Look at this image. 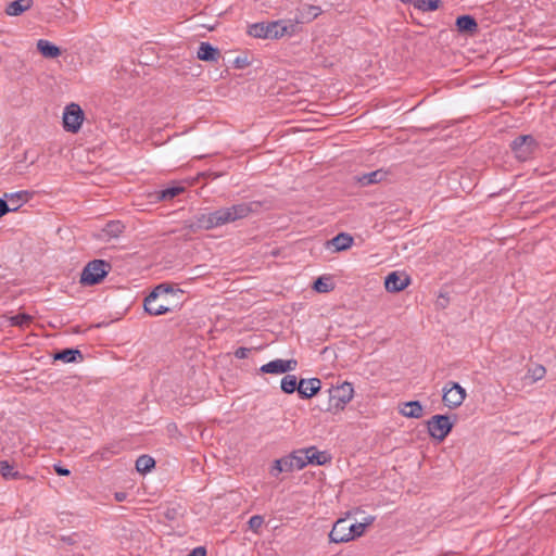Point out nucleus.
<instances>
[{
	"label": "nucleus",
	"instance_id": "f257e3e1",
	"mask_svg": "<svg viewBox=\"0 0 556 556\" xmlns=\"http://www.w3.org/2000/svg\"><path fill=\"white\" fill-rule=\"evenodd\" d=\"M261 207L260 202L238 203L229 207H220L208 213H200L186 223L185 228L189 231L210 230L229 223L248 217L250 214L257 212Z\"/></svg>",
	"mask_w": 556,
	"mask_h": 556
},
{
	"label": "nucleus",
	"instance_id": "f03ea898",
	"mask_svg": "<svg viewBox=\"0 0 556 556\" xmlns=\"http://www.w3.org/2000/svg\"><path fill=\"white\" fill-rule=\"evenodd\" d=\"M294 33L295 23L292 20L254 23L248 29L250 36L263 39H279L286 35L292 36Z\"/></svg>",
	"mask_w": 556,
	"mask_h": 556
},
{
	"label": "nucleus",
	"instance_id": "7ed1b4c3",
	"mask_svg": "<svg viewBox=\"0 0 556 556\" xmlns=\"http://www.w3.org/2000/svg\"><path fill=\"white\" fill-rule=\"evenodd\" d=\"M111 270V264L104 260H93L87 263L80 274L83 286H96L100 283Z\"/></svg>",
	"mask_w": 556,
	"mask_h": 556
},
{
	"label": "nucleus",
	"instance_id": "20e7f679",
	"mask_svg": "<svg viewBox=\"0 0 556 556\" xmlns=\"http://www.w3.org/2000/svg\"><path fill=\"white\" fill-rule=\"evenodd\" d=\"M510 148L519 161H528L534 155L539 144L533 136L521 135L511 141Z\"/></svg>",
	"mask_w": 556,
	"mask_h": 556
},
{
	"label": "nucleus",
	"instance_id": "39448f33",
	"mask_svg": "<svg viewBox=\"0 0 556 556\" xmlns=\"http://www.w3.org/2000/svg\"><path fill=\"white\" fill-rule=\"evenodd\" d=\"M329 409H343L344 406L353 399L354 389L349 382L329 389Z\"/></svg>",
	"mask_w": 556,
	"mask_h": 556
},
{
	"label": "nucleus",
	"instance_id": "423d86ee",
	"mask_svg": "<svg viewBox=\"0 0 556 556\" xmlns=\"http://www.w3.org/2000/svg\"><path fill=\"white\" fill-rule=\"evenodd\" d=\"M429 435L443 441L452 431L453 422L447 415H434L427 422Z\"/></svg>",
	"mask_w": 556,
	"mask_h": 556
},
{
	"label": "nucleus",
	"instance_id": "0eeeda50",
	"mask_svg": "<svg viewBox=\"0 0 556 556\" xmlns=\"http://www.w3.org/2000/svg\"><path fill=\"white\" fill-rule=\"evenodd\" d=\"M466 399V390L457 382L450 381L443 388L442 402L448 408H457Z\"/></svg>",
	"mask_w": 556,
	"mask_h": 556
},
{
	"label": "nucleus",
	"instance_id": "6e6552de",
	"mask_svg": "<svg viewBox=\"0 0 556 556\" xmlns=\"http://www.w3.org/2000/svg\"><path fill=\"white\" fill-rule=\"evenodd\" d=\"M84 121V112L76 103L68 104L63 113V127L70 132H77Z\"/></svg>",
	"mask_w": 556,
	"mask_h": 556
},
{
	"label": "nucleus",
	"instance_id": "1a4fd4ad",
	"mask_svg": "<svg viewBox=\"0 0 556 556\" xmlns=\"http://www.w3.org/2000/svg\"><path fill=\"white\" fill-rule=\"evenodd\" d=\"M296 366H298V362L294 358H291V359L277 358V359L270 361L267 364L262 365L260 370L263 374L279 375V374H287V372L293 371L296 369Z\"/></svg>",
	"mask_w": 556,
	"mask_h": 556
},
{
	"label": "nucleus",
	"instance_id": "9d476101",
	"mask_svg": "<svg viewBox=\"0 0 556 556\" xmlns=\"http://www.w3.org/2000/svg\"><path fill=\"white\" fill-rule=\"evenodd\" d=\"M410 282V278L405 273L392 271L384 279L386 290L389 292H400Z\"/></svg>",
	"mask_w": 556,
	"mask_h": 556
},
{
	"label": "nucleus",
	"instance_id": "9b49d317",
	"mask_svg": "<svg viewBox=\"0 0 556 556\" xmlns=\"http://www.w3.org/2000/svg\"><path fill=\"white\" fill-rule=\"evenodd\" d=\"M346 519H339L334 522L330 533L329 540L332 543H344L353 540V535H350Z\"/></svg>",
	"mask_w": 556,
	"mask_h": 556
},
{
	"label": "nucleus",
	"instance_id": "f8f14e48",
	"mask_svg": "<svg viewBox=\"0 0 556 556\" xmlns=\"http://www.w3.org/2000/svg\"><path fill=\"white\" fill-rule=\"evenodd\" d=\"M320 14H321L320 7L304 3L300 8H298L295 17L292 21H293V23H295V26H296L300 23L312 22Z\"/></svg>",
	"mask_w": 556,
	"mask_h": 556
},
{
	"label": "nucleus",
	"instance_id": "ddd939ff",
	"mask_svg": "<svg viewBox=\"0 0 556 556\" xmlns=\"http://www.w3.org/2000/svg\"><path fill=\"white\" fill-rule=\"evenodd\" d=\"M305 459L307 462V465L324 466L326 464H329L332 459L331 455L327 451H319L314 445L305 447Z\"/></svg>",
	"mask_w": 556,
	"mask_h": 556
},
{
	"label": "nucleus",
	"instance_id": "4468645a",
	"mask_svg": "<svg viewBox=\"0 0 556 556\" xmlns=\"http://www.w3.org/2000/svg\"><path fill=\"white\" fill-rule=\"evenodd\" d=\"M321 389V381L318 378L300 379L299 395L301 399H311Z\"/></svg>",
	"mask_w": 556,
	"mask_h": 556
},
{
	"label": "nucleus",
	"instance_id": "2eb2a0df",
	"mask_svg": "<svg viewBox=\"0 0 556 556\" xmlns=\"http://www.w3.org/2000/svg\"><path fill=\"white\" fill-rule=\"evenodd\" d=\"M157 299L159 296H156V293H150L144 299V311L152 316H160L170 312V308L165 304L159 303Z\"/></svg>",
	"mask_w": 556,
	"mask_h": 556
},
{
	"label": "nucleus",
	"instance_id": "dca6fc26",
	"mask_svg": "<svg viewBox=\"0 0 556 556\" xmlns=\"http://www.w3.org/2000/svg\"><path fill=\"white\" fill-rule=\"evenodd\" d=\"M219 55V50L208 42H201L197 52L198 59L202 61H217Z\"/></svg>",
	"mask_w": 556,
	"mask_h": 556
},
{
	"label": "nucleus",
	"instance_id": "f3484780",
	"mask_svg": "<svg viewBox=\"0 0 556 556\" xmlns=\"http://www.w3.org/2000/svg\"><path fill=\"white\" fill-rule=\"evenodd\" d=\"M388 172L383 169H377L357 177V181L362 186H369L386 180Z\"/></svg>",
	"mask_w": 556,
	"mask_h": 556
},
{
	"label": "nucleus",
	"instance_id": "a211bd4d",
	"mask_svg": "<svg viewBox=\"0 0 556 556\" xmlns=\"http://www.w3.org/2000/svg\"><path fill=\"white\" fill-rule=\"evenodd\" d=\"M37 49L45 58L54 59L61 55V49L46 39L37 41Z\"/></svg>",
	"mask_w": 556,
	"mask_h": 556
},
{
	"label": "nucleus",
	"instance_id": "6ab92c4d",
	"mask_svg": "<svg viewBox=\"0 0 556 556\" xmlns=\"http://www.w3.org/2000/svg\"><path fill=\"white\" fill-rule=\"evenodd\" d=\"M460 33H475L478 29V23L471 15H460L455 23Z\"/></svg>",
	"mask_w": 556,
	"mask_h": 556
},
{
	"label": "nucleus",
	"instance_id": "aec40b11",
	"mask_svg": "<svg viewBox=\"0 0 556 556\" xmlns=\"http://www.w3.org/2000/svg\"><path fill=\"white\" fill-rule=\"evenodd\" d=\"M328 244H331L336 251H344L352 247L353 237L346 232H340L333 237Z\"/></svg>",
	"mask_w": 556,
	"mask_h": 556
},
{
	"label": "nucleus",
	"instance_id": "412c9836",
	"mask_svg": "<svg viewBox=\"0 0 556 556\" xmlns=\"http://www.w3.org/2000/svg\"><path fill=\"white\" fill-rule=\"evenodd\" d=\"M33 0H14L10 2L5 9V13L10 16H18L31 8Z\"/></svg>",
	"mask_w": 556,
	"mask_h": 556
},
{
	"label": "nucleus",
	"instance_id": "4be33fe9",
	"mask_svg": "<svg viewBox=\"0 0 556 556\" xmlns=\"http://www.w3.org/2000/svg\"><path fill=\"white\" fill-rule=\"evenodd\" d=\"M400 413L408 418H420L422 416V405L419 401H409L403 404Z\"/></svg>",
	"mask_w": 556,
	"mask_h": 556
},
{
	"label": "nucleus",
	"instance_id": "5701e85b",
	"mask_svg": "<svg viewBox=\"0 0 556 556\" xmlns=\"http://www.w3.org/2000/svg\"><path fill=\"white\" fill-rule=\"evenodd\" d=\"M53 357L63 363H75L77 358L83 359V354L78 349H64L56 352Z\"/></svg>",
	"mask_w": 556,
	"mask_h": 556
},
{
	"label": "nucleus",
	"instance_id": "b1692460",
	"mask_svg": "<svg viewBox=\"0 0 556 556\" xmlns=\"http://www.w3.org/2000/svg\"><path fill=\"white\" fill-rule=\"evenodd\" d=\"M375 521V517L368 516L363 522L349 523L350 535H353V540L359 538L365 532L366 528Z\"/></svg>",
	"mask_w": 556,
	"mask_h": 556
},
{
	"label": "nucleus",
	"instance_id": "393cba45",
	"mask_svg": "<svg viewBox=\"0 0 556 556\" xmlns=\"http://www.w3.org/2000/svg\"><path fill=\"white\" fill-rule=\"evenodd\" d=\"M414 9L421 12H432L440 8L442 4L441 0H412Z\"/></svg>",
	"mask_w": 556,
	"mask_h": 556
},
{
	"label": "nucleus",
	"instance_id": "a878e982",
	"mask_svg": "<svg viewBox=\"0 0 556 556\" xmlns=\"http://www.w3.org/2000/svg\"><path fill=\"white\" fill-rule=\"evenodd\" d=\"M281 390L287 394H292L300 388V381H298L294 375H287L281 379Z\"/></svg>",
	"mask_w": 556,
	"mask_h": 556
},
{
	"label": "nucleus",
	"instance_id": "bb28decb",
	"mask_svg": "<svg viewBox=\"0 0 556 556\" xmlns=\"http://www.w3.org/2000/svg\"><path fill=\"white\" fill-rule=\"evenodd\" d=\"M155 466V460L149 455H141L136 460V469L141 473L149 472Z\"/></svg>",
	"mask_w": 556,
	"mask_h": 556
},
{
	"label": "nucleus",
	"instance_id": "cd10ccee",
	"mask_svg": "<svg viewBox=\"0 0 556 556\" xmlns=\"http://www.w3.org/2000/svg\"><path fill=\"white\" fill-rule=\"evenodd\" d=\"M184 191L185 188L180 186L168 187L157 192V199L162 201L173 200Z\"/></svg>",
	"mask_w": 556,
	"mask_h": 556
},
{
	"label": "nucleus",
	"instance_id": "c85d7f7f",
	"mask_svg": "<svg viewBox=\"0 0 556 556\" xmlns=\"http://www.w3.org/2000/svg\"><path fill=\"white\" fill-rule=\"evenodd\" d=\"M305 456H306L305 447L295 450L289 454V458H291L292 463H294L296 470H301L307 465Z\"/></svg>",
	"mask_w": 556,
	"mask_h": 556
},
{
	"label": "nucleus",
	"instance_id": "c756f323",
	"mask_svg": "<svg viewBox=\"0 0 556 556\" xmlns=\"http://www.w3.org/2000/svg\"><path fill=\"white\" fill-rule=\"evenodd\" d=\"M0 472L5 479H18L21 473L8 460H0Z\"/></svg>",
	"mask_w": 556,
	"mask_h": 556
},
{
	"label": "nucleus",
	"instance_id": "7c9ffc66",
	"mask_svg": "<svg viewBox=\"0 0 556 556\" xmlns=\"http://www.w3.org/2000/svg\"><path fill=\"white\" fill-rule=\"evenodd\" d=\"M313 288L319 293H326L333 289V285L329 278L319 277L314 281Z\"/></svg>",
	"mask_w": 556,
	"mask_h": 556
},
{
	"label": "nucleus",
	"instance_id": "2f4dec72",
	"mask_svg": "<svg viewBox=\"0 0 556 556\" xmlns=\"http://www.w3.org/2000/svg\"><path fill=\"white\" fill-rule=\"evenodd\" d=\"M28 195H29L28 191H17V192H13V193H5L4 199L7 201H10L12 206H15L16 204L21 205L22 201H27Z\"/></svg>",
	"mask_w": 556,
	"mask_h": 556
},
{
	"label": "nucleus",
	"instance_id": "473e14b6",
	"mask_svg": "<svg viewBox=\"0 0 556 556\" xmlns=\"http://www.w3.org/2000/svg\"><path fill=\"white\" fill-rule=\"evenodd\" d=\"M546 374V369L542 365H535L532 368H529L528 376L531 378L532 381H538L542 379Z\"/></svg>",
	"mask_w": 556,
	"mask_h": 556
},
{
	"label": "nucleus",
	"instance_id": "72a5a7b5",
	"mask_svg": "<svg viewBox=\"0 0 556 556\" xmlns=\"http://www.w3.org/2000/svg\"><path fill=\"white\" fill-rule=\"evenodd\" d=\"M31 321V316L27 314H17L10 318V323L12 326L23 327L28 325Z\"/></svg>",
	"mask_w": 556,
	"mask_h": 556
},
{
	"label": "nucleus",
	"instance_id": "f704fd0d",
	"mask_svg": "<svg viewBox=\"0 0 556 556\" xmlns=\"http://www.w3.org/2000/svg\"><path fill=\"white\" fill-rule=\"evenodd\" d=\"M20 208V204L15 206H10L8 201L4 198H0V217L4 216L9 212H14Z\"/></svg>",
	"mask_w": 556,
	"mask_h": 556
},
{
	"label": "nucleus",
	"instance_id": "c9c22d12",
	"mask_svg": "<svg viewBox=\"0 0 556 556\" xmlns=\"http://www.w3.org/2000/svg\"><path fill=\"white\" fill-rule=\"evenodd\" d=\"M174 292L173 286L169 283H161L156 286L151 293H156V296L161 294H167Z\"/></svg>",
	"mask_w": 556,
	"mask_h": 556
},
{
	"label": "nucleus",
	"instance_id": "e433bc0d",
	"mask_svg": "<svg viewBox=\"0 0 556 556\" xmlns=\"http://www.w3.org/2000/svg\"><path fill=\"white\" fill-rule=\"evenodd\" d=\"M264 523V518L260 515L252 516L249 520V527L256 532Z\"/></svg>",
	"mask_w": 556,
	"mask_h": 556
},
{
	"label": "nucleus",
	"instance_id": "4c0bfd02",
	"mask_svg": "<svg viewBox=\"0 0 556 556\" xmlns=\"http://www.w3.org/2000/svg\"><path fill=\"white\" fill-rule=\"evenodd\" d=\"M279 459L281 462L283 472H292L293 470H296L294 463H292V459L289 458V455L283 456Z\"/></svg>",
	"mask_w": 556,
	"mask_h": 556
},
{
	"label": "nucleus",
	"instance_id": "58836bf2",
	"mask_svg": "<svg viewBox=\"0 0 556 556\" xmlns=\"http://www.w3.org/2000/svg\"><path fill=\"white\" fill-rule=\"evenodd\" d=\"M117 445H111V446H106V447H103L99 451V454L102 458H109L110 455H113V454H117Z\"/></svg>",
	"mask_w": 556,
	"mask_h": 556
},
{
	"label": "nucleus",
	"instance_id": "ea45409f",
	"mask_svg": "<svg viewBox=\"0 0 556 556\" xmlns=\"http://www.w3.org/2000/svg\"><path fill=\"white\" fill-rule=\"evenodd\" d=\"M270 475L273 477H278L281 472H283V469H282V465H281V462L280 459H276L273 464V466L270 467V470H269Z\"/></svg>",
	"mask_w": 556,
	"mask_h": 556
},
{
	"label": "nucleus",
	"instance_id": "a19ab883",
	"mask_svg": "<svg viewBox=\"0 0 556 556\" xmlns=\"http://www.w3.org/2000/svg\"><path fill=\"white\" fill-rule=\"evenodd\" d=\"M249 353H250V349L241 346L235 351V356L239 359H242V358L248 357Z\"/></svg>",
	"mask_w": 556,
	"mask_h": 556
},
{
	"label": "nucleus",
	"instance_id": "79ce46f5",
	"mask_svg": "<svg viewBox=\"0 0 556 556\" xmlns=\"http://www.w3.org/2000/svg\"><path fill=\"white\" fill-rule=\"evenodd\" d=\"M54 470L59 476H70L71 473L70 469L61 466L60 464L54 465Z\"/></svg>",
	"mask_w": 556,
	"mask_h": 556
},
{
	"label": "nucleus",
	"instance_id": "37998d69",
	"mask_svg": "<svg viewBox=\"0 0 556 556\" xmlns=\"http://www.w3.org/2000/svg\"><path fill=\"white\" fill-rule=\"evenodd\" d=\"M188 556H206V549L203 546L195 547Z\"/></svg>",
	"mask_w": 556,
	"mask_h": 556
},
{
	"label": "nucleus",
	"instance_id": "c03bdc74",
	"mask_svg": "<svg viewBox=\"0 0 556 556\" xmlns=\"http://www.w3.org/2000/svg\"><path fill=\"white\" fill-rule=\"evenodd\" d=\"M76 534H72V535H68V536H63L62 538V541L72 545V544H75L76 543Z\"/></svg>",
	"mask_w": 556,
	"mask_h": 556
},
{
	"label": "nucleus",
	"instance_id": "a18cd8bd",
	"mask_svg": "<svg viewBox=\"0 0 556 556\" xmlns=\"http://www.w3.org/2000/svg\"><path fill=\"white\" fill-rule=\"evenodd\" d=\"M108 228L110 229L109 232H112L114 233V236H116V231H121L119 229V223H116V224H109L108 225Z\"/></svg>",
	"mask_w": 556,
	"mask_h": 556
},
{
	"label": "nucleus",
	"instance_id": "49530a36",
	"mask_svg": "<svg viewBox=\"0 0 556 556\" xmlns=\"http://www.w3.org/2000/svg\"><path fill=\"white\" fill-rule=\"evenodd\" d=\"M115 497H116L117 501H123L125 498V494L124 493H116Z\"/></svg>",
	"mask_w": 556,
	"mask_h": 556
}]
</instances>
